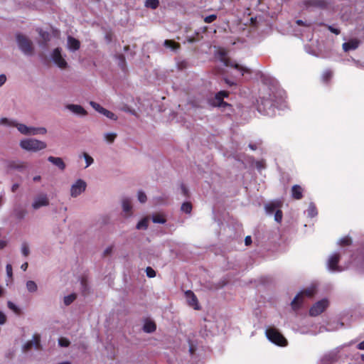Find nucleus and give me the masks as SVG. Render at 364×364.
Wrapping results in <instances>:
<instances>
[{
    "label": "nucleus",
    "instance_id": "1",
    "mask_svg": "<svg viewBox=\"0 0 364 364\" xmlns=\"http://www.w3.org/2000/svg\"><path fill=\"white\" fill-rule=\"evenodd\" d=\"M316 292L315 286H311L300 291L292 300L291 303V308L294 311L299 310L304 302V297L312 298Z\"/></svg>",
    "mask_w": 364,
    "mask_h": 364
},
{
    "label": "nucleus",
    "instance_id": "2",
    "mask_svg": "<svg viewBox=\"0 0 364 364\" xmlns=\"http://www.w3.org/2000/svg\"><path fill=\"white\" fill-rule=\"evenodd\" d=\"M267 338L273 343L279 346H286L288 343L285 337L274 327H269L266 329Z\"/></svg>",
    "mask_w": 364,
    "mask_h": 364
},
{
    "label": "nucleus",
    "instance_id": "3",
    "mask_svg": "<svg viewBox=\"0 0 364 364\" xmlns=\"http://www.w3.org/2000/svg\"><path fill=\"white\" fill-rule=\"evenodd\" d=\"M20 146L26 151H38L46 149L47 144L36 139H26L20 141Z\"/></svg>",
    "mask_w": 364,
    "mask_h": 364
},
{
    "label": "nucleus",
    "instance_id": "4",
    "mask_svg": "<svg viewBox=\"0 0 364 364\" xmlns=\"http://www.w3.org/2000/svg\"><path fill=\"white\" fill-rule=\"evenodd\" d=\"M16 38L19 49L25 55H31L34 50L32 41L26 36L21 33H17Z\"/></svg>",
    "mask_w": 364,
    "mask_h": 364
},
{
    "label": "nucleus",
    "instance_id": "5",
    "mask_svg": "<svg viewBox=\"0 0 364 364\" xmlns=\"http://www.w3.org/2000/svg\"><path fill=\"white\" fill-rule=\"evenodd\" d=\"M230 92L225 90H221L216 93L215 97L210 100V104L213 107H225L230 106V104L225 102L223 100L225 97L229 96Z\"/></svg>",
    "mask_w": 364,
    "mask_h": 364
},
{
    "label": "nucleus",
    "instance_id": "6",
    "mask_svg": "<svg viewBox=\"0 0 364 364\" xmlns=\"http://www.w3.org/2000/svg\"><path fill=\"white\" fill-rule=\"evenodd\" d=\"M328 302L326 299H322L316 302L309 309V314L311 316H316L323 313L328 307Z\"/></svg>",
    "mask_w": 364,
    "mask_h": 364
},
{
    "label": "nucleus",
    "instance_id": "7",
    "mask_svg": "<svg viewBox=\"0 0 364 364\" xmlns=\"http://www.w3.org/2000/svg\"><path fill=\"white\" fill-rule=\"evenodd\" d=\"M53 62L61 69L66 68L68 63L61 54V48H56L53 50L52 55Z\"/></svg>",
    "mask_w": 364,
    "mask_h": 364
},
{
    "label": "nucleus",
    "instance_id": "8",
    "mask_svg": "<svg viewBox=\"0 0 364 364\" xmlns=\"http://www.w3.org/2000/svg\"><path fill=\"white\" fill-rule=\"evenodd\" d=\"M86 187H87V184L83 180H82V179L77 180V181L71 186V188H70L71 196L73 198L78 196L82 192H84L85 191Z\"/></svg>",
    "mask_w": 364,
    "mask_h": 364
},
{
    "label": "nucleus",
    "instance_id": "9",
    "mask_svg": "<svg viewBox=\"0 0 364 364\" xmlns=\"http://www.w3.org/2000/svg\"><path fill=\"white\" fill-rule=\"evenodd\" d=\"M35 347V348L39 350L41 348V336L39 334H34L33 336V340L28 341L25 343L23 346V351H28L31 350L33 347Z\"/></svg>",
    "mask_w": 364,
    "mask_h": 364
},
{
    "label": "nucleus",
    "instance_id": "10",
    "mask_svg": "<svg viewBox=\"0 0 364 364\" xmlns=\"http://www.w3.org/2000/svg\"><path fill=\"white\" fill-rule=\"evenodd\" d=\"M304 5L307 7H314L325 9L328 7V3L326 0H305Z\"/></svg>",
    "mask_w": 364,
    "mask_h": 364
},
{
    "label": "nucleus",
    "instance_id": "11",
    "mask_svg": "<svg viewBox=\"0 0 364 364\" xmlns=\"http://www.w3.org/2000/svg\"><path fill=\"white\" fill-rule=\"evenodd\" d=\"M340 260V255L338 253L333 254L328 260V267L332 271H341L338 264Z\"/></svg>",
    "mask_w": 364,
    "mask_h": 364
},
{
    "label": "nucleus",
    "instance_id": "12",
    "mask_svg": "<svg viewBox=\"0 0 364 364\" xmlns=\"http://www.w3.org/2000/svg\"><path fill=\"white\" fill-rule=\"evenodd\" d=\"M273 107V102L269 99L261 98L260 102L258 105V110L264 114H268V109Z\"/></svg>",
    "mask_w": 364,
    "mask_h": 364
},
{
    "label": "nucleus",
    "instance_id": "13",
    "mask_svg": "<svg viewBox=\"0 0 364 364\" xmlns=\"http://www.w3.org/2000/svg\"><path fill=\"white\" fill-rule=\"evenodd\" d=\"M49 204V200L46 195H41L35 198L32 204L34 209H38L42 206H46Z\"/></svg>",
    "mask_w": 364,
    "mask_h": 364
},
{
    "label": "nucleus",
    "instance_id": "14",
    "mask_svg": "<svg viewBox=\"0 0 364 364\" xmlns=\"http://www.w3.org/2000/svg\"><path fill=\"white\" fill-rule=\"evenodd\" d=\"M360 41L357 38H353L349 40L348 42L343 43L342 47L345 52L355 50L358 48Z\"/></svg>",
    "mask_w": 364,
    "mask_h": 364
},
{
    "label": "nucleus",
    "instance_id": "15",
    "mask_svg": "<svg viewBox=\"0 0 364 364\" xmlns=\"http://www.w3.org/2000/svg\"><path fill=\"white\" fill-rule=\"evenodd\" d=\"M26 164L21 161H9L7 163V168L10 170L23 171L26 168Z\"/></svg>",
    "mask_w": 364,
    "mask_h": 364
},
{
    "label": "nucleus",
    "instance_id": "16",
    "mask_svg": "<svg viewBox=\"0 0 364 364\" xmlns=\"http://www.w3.org/2000/svg\"><path fill=\"white\" fill-rule=\"evenodd\" d=\"M224 63L228 67H231L241 71L242 75L245 73H251V71L249 68L243 67L235 62H232L230 59H225Z\"/></svg>",
    "mask_w": 364,
    "mask_h": 364
},
{
    "label": "nucleus",
    "instance_id": "17",
    "mask_svg": "<svg viewBox=\"0 0 364 364\" xmlns=\"http://www.w3.org/2000/svg\"><path fill=\"white\" fill-rule=\"evenodd\" d=\"M9 126L16 127L22 134L33 135V127H29L23 124L16 122L9 124Z\"/></svg>",
    "mask_w": 364,
    "mask_h": 364
},
{
    "label": "nucleus",
    "instance_id": "18",
    "mask_svg": "<svg viewBox=\"0 0 364 364\" xmlns=\"http://www.w3.org/2000/svg\"><path fill=\"white\" fill-rule=\"evenodd\" d=\"M304 188L299 185H294L291 187V197L295 200H301L303 198Z\"/></svg>",
    "mask_w": 364,
    "mask_h": 364
},
{
    "label": "nucleus",
    "instance_id": "19",
    "mask_svg": "<svg viewBox=\"0 0 364 364\" xmlns=\"http://www.w3.org/2000/svg\"><path fill=\"white\" fill-rule=\"evenodd\" d=\"M68 48L73 51H75L80 49V42L75 38L69 36L68 37Z\"/></svg>",
    "mask_w": 364,
    "mask_h": 364
},
{
    "label": "nucleus",
    "instance_id": "20",
    "mask_svg": "<svg viewBox=\"0 0 364 364\" xmlns=\"http://www.w3.org/2000/svg\"><path fill=\"white\" fill-rule=\"evenodd\" d=\"M48 161L57 166L60 170L64 171L65 169V164L63 160L60 157L48 156Z\"/></svg>",
    "mask_w": 364,
    "mask_h": 364
},
{
    "label": "nucleus",
    "instance_id": "21",
    "mask_svg": "<svg viewBox=\"0 0 364 364\" xmlns=\"http://www.w3.org/2000/svg\"><path fill=\"white\" fill-rule=\"evenodd\" d=\"M68 109L76 114L85 116L87 114V111L80 105H68Z\"/></svg>",
    "mask_w": 364,
    "mask_h": 364
},
{
    "label": "nucleus",
    "instance_id": "22",
    "mask_svg": "<svg viewBox=\"0 0 364 364\" xmlns=\"http://www.w3.org/2000/svg\"><path fill=\"white\" fill-rule=\"evenodd\" d=\"M186 297L189 299L188 302L191 306H193L195 309H198V299L194 293L191 291H187L186 292Z\"/></svg>",
    "mask_w": 364,
    "mask_h": 364
},
{
    "label": "nucleus",
    "instance_id": "23",
    "mask_svg": "<svg viewBox=\"0 0 364 364\" xmlns=\"http://www.w3.org/2000/svg\"><path fill=\"white\" fill-rule=\"evenodd\" d=\"M281 207L280 202H270L265 205V210L268 214H272L277 208Z\"/></svg>",
    "mask_w": 364,
    "mask_h": 364
},
{
    "label": "nucleus",
    "instance_id": "24",
    "mask_svg": "<svg viewBox=\"0 0 364 364\" xmlns=\"http://www.w3.org/2000/svg\"><path fill=\"white\" fill-rule=\"evenodd\" d=\"M156 329V325L152 321H146L143 326V330L146 333H153Z\"/></svg>",
    "mask_w": 364,
    "mask_h": 364
},
{
    "label": "nucleus",
    "instance_id": "25",
    "mask_svg": "<svg viewBox=\"0 0 364 364\" xmlns=\"http://www.w3.org/2000/svg\"><path fill=\"white\" fill-rule=\"evenodd\" d=\"M164 45L166 48H170L173 50L179 49L181 47L178 43H176L173 40H166L164 43Z\"/></svg>",
    "mask_w": 364,
    "mask_h": 364
},
{
    "label": "nucleus",
    "instance_id": "26",
    "mask_svg": "<svg viewBox=\"0 0 364 364\" xmlns=\"http://www.w3.org/2000/svg\"><path fill=\"white\" fill-rule=\"evenodd\" d=\"M351 244L352 240L349 236L342 237L338 242V245L342 247L350 246Z\"/></svg>",
    "mask_w": 364,
    "mask_h": 364
},
{
    "label": "nucleus",
    "instance_id": "27",
    "mask_svg": "<svg viewBox=\"0 0 364 364\" xmlns=\"http://www.w3.org/2000/svg\"><path fill=\"white\" fill-rule=\"evenodd\" d=\"M152 221L154 223L164 224L166 223V220L164 218V215L161 214H155L152 216Z\"/></svg>",
    "mask_w": 364,
    "mask_h": 364
},
{
    "label": "nucleus",
    "instance_id": "28",
    "mask_svg": "<svg viewBox=\"0 0 364 364\" xmlns=\"http://www.w3.org/2000/svg\"><path fill=\"white\" fill-rule=\"evenodd\" d=\"M145 6L147 8L156 9L159 6V0H146L145 2Z\"/></svg>",
    "mask_w": 364,
    "mask_h": 364
},
{
    "label": "nucleus",
    "instance_id": "29",
    "mask_svg": "<svg viewBox=\"0 0 364 364\" xmlns=\"http://www.w3.org/2000/svg\"><path fill=\"white\" fill-rule=\"evenodd\" d=\"M332 76H333V73L331 70H325L322 75L323 82H324L325 83H328L331 80Z\"/></svg>",
    "mask_w": 364,
    "mask_h": 364
},
{
    "label": "nucleus",
    "instance_id": "30",
    "mask_svg": "<svg viewBox=\"0 0 364 364\" xmlns=\"http://www.w3.org/2000/svg\"><path fill=\"white\" fill-rule=\"evenodd\" d=\"M122 208H123V210L125 212V213H129L132 210V204H131V201L128 198H126V199H124L123 201H122Z\"/></svg>",
    "mask_w": 364,
    "mask_h": 364
},
{
    "label": "nucleus",
    "instance_id": "31",
    "mask_svg": "<svg viewBox=\"0 0 364 364\" xmlns=\"http://www.w3.org/2000/svg\"><path fill=\"white\" fill-rule=\"evenodd\" d=\"M149 221L148 219L144 218L141 219L136 225V228L138 230L144 229L146 230L148 228Z\"/></svg>",
    "mask_w": 364,
    "mask_h": 364
},
{
    "label": "nucleus",
    "instance_id": "32",
    "mask_svg": "<svg viewBox=\"0 0 364 364\" xmlns=\"http://www.w3.org/2000/svg\"><path fill=\"white\" fill-rule=\"evenodd\" d=\"M26 288L29 292H35L38 289L36 282L31 280L26 282Z\"/></svg>",
    "mask_w": 364,
    "mask_h": 364
},
{
    "label": "nucleus",
    "instance_id": "33",
    "mask_svg": "<svg viewBox=\"0 0 364 364\" xmlns=\"http://www.w3.org/2000/svg\"><path fill=\"white\" fill-rule=\"evenodd\" d=\"M76 297H77V296L75 294H71L68 296H65L64 297V304L66 306L70 305L76 299Z\"/></svg>",
    "mask_w": 364,
    "mask_h": 364
},
{
    "label": "nucleus",
    "instance_id": "34",
    "mask_svg": "<svg viewBox=\"0 0 364 364\" xmlns=\"http://www.w3.org/2000/svg\"><path fill=\"white\" fill-rule=\"evenodd\" d=\"M317 213H318V212H317L316 205L314 203H311L308 208V215L311 218H313V217L316 216L317 215Z\"/></svg>",
    "mask_w": 364,
    "mask_h": 364
},
{
    "label": "nucleus",
    "instance_id": "35",
    "mask_svg": "<svg viewBox=\"0 0 364 364\" xmlns=\"http://www.w3.org/2000/svg\"><path fill=\"white\" fill-rule=\"evenodd\" d=\"M181 210L186 213H191L192 210V204L190 202H185L181 205Z\"/></svg>",
    "mask_w": 364,
    "mask_h": 364
},
{
    "label": "nucleus",
    "instance_id": "36",
    "mask_svg": "<svg viewBox=\"0 0 364 364\" xmlns=\"http://www.w3.org/2000/svg\"><path fill=\"white\" fill-rule=\"evenodd\" d=\"M90 105L92 106V107L93 109H95L97 112H100V113H102L105 108L102 107L100 105H99L98 103L95 102H93V101H91L90 102Z\"/></svg>",
    "mask_w": 364,
    "mask_h": 364
},
{
    "label": "nucleus",
    "instance_id": "37",
    "mask_svg": "<svg viewBox=\"0 0 364 364\" xmlns=\"http://www.w3.org/2000/svg\"><path fill=\"white\" fill-rule=\"evenodd\" d=\"M102 114L110 119H112V120L117 119V117L116 116L115 114H114L113 112H112L106 109H104V111Z\"/></svg>",
    "mask_w": 364,
    "mask_h": 364
},
{
    "label": "nucleus",
    "instance_id": "38",
    "mask_svg": "<svg viewBox=\"0 0 364 364\" xmlns=\"http://www.w3.org/2000/svg\"><path fill=\"white\" fill-rule=\"evenodd\" d=\"M117 58L119 60V67L122 69V70H124L125 68V64H126V62H125V57L124 55L122 54H119L117 55Z\"/></svg>",
    "mask_w": 364,
    "mask_h": 364
},
{
    "label": "nucleus",
    "instance_id": "39",
    "mask_svg": "<svg viewBox=\"0 0 364 364\" xmlns=\"http://www.w3.org/2000/svg\"><path fill=\"white\" fill-rule=\"evenodd\" d=\"M7 306H8L9 309L14 311L16 314H20V312H21L20 309L18 306H16L13 302L9 301L7 303Z\"/></svg>",
    "mask_w": 364,
    "mask_h": 364
},
{
    "label": "nucleus",
    "instance_id": "40",
    "mask_svg": "<svg viewBox=\"0 0 364 364\" xmlns=\"http://www.w3.org/2000/svg\"><path fill=\"white\" fill-rule=\"evenodd\" d=\"M145 272H146V276L149 278H154L156 277V271L151 267H147L146 268Z\"/></svg>",
    "mask_w": 364,
    "mask_h": 364
},
{
    "label": "nucleus",
    "instance_id": "41",
    "mask_svg": "<svg viewBox=\"0 0 364 364\" xmlns=\"http://www.w3.org/2000/svg\"><path fill=\"white\" fill-rule=\"evenodd\" d=\"M21 252L23 256L27 257L30 253L29 247L26 242H23L21 246Z\"/></svg>",
    "mask_w": 364,
    "mask_h": 364
},
{
    "label": "nucleus",
    "instance_id": "42",
    "mask_svg": "<svg viewBox=\"0 0 364 364\" xmlns=\"http://www.w3.org/2000/svg\"><path fill=\"white\" fill-rule=\"evenodd\" d=\"M33 135H36L38 134H45L47 132V130L44 127H40V128H34L33 127Z\"/></svg>",
    "mask_w": 364,
    "mask_h": 364
},
{
    "label": "nucleus",
    "instance_id": "43",
    "mask_svg": "<svg viewBox=\"0 0 364 364\" xmlns=\"http://www.w3.org/2000/svg\"><path fill=\"white\" fill-rule=\"evenodd\" d=\"M116 136L117 134L114 133H107L105 134V138L108 142L112 143L114 141Z\"/></svg>",
    "mask_w": 364,
    "mask_h": 364
},
{
    "label": "nucleus",
    "instance_id": "44",
    "mask_svg": "<svg viewBox=\"0 0 364 364\" xmlns=\"http://www.w3.org/2000/svg\"><path fill=\"white\" fill-rule=\"evenodd\" d=\"M216 14H211L204 18V21L206 23H210L217 19Z\"/></svg>",
    "mask_w": 364,
    "mask_h": 364
},
{
    "label": "nucleus",
    "instance_id": "45",
    "mask_svg": "<svg viewBox=\"0 0 364 364\" xmlns=\"http://www.w3.org/2000/svg\"><path fill=\"white\" fill-rule=\"evenodd\" d=\"M282 216H283V213L281 210L278 209L275 211V214H274L275 221H277L278 223H281V221L282 220Z\"/></svg>",
    "mask_w": 364,
    "mask_h": 364
},
{
    "label": "nucleus",
    "instance_id": "46",
    "mask_svg": "<svg viewBox=\"0 0 364 364\" xmlns=\"http://www.w3.org/2000/svg\"><path fill=\"white\" fill-rule=\"evenodd\" d=\"M39 34L41 37L46 41H50V34L46 31H43L42 29L39 30Z\"/></svg>",
    "mask_w": 364,
    "mask_h": 364
},
{
    "label": "nucleus",
    "instance_id": "47",
    "mask_svg": "<svg viewBox=\"0 0 364 364\" xmlns=\"http://www.w3.org/2000/svg\"><path fill=\"white\" fill-rule=\"evenodd\" d=\"M321 26H326L328 28V29L333 33L336 34V35H338L340 34L341 33V31L338 29V28H336L331 26H328L325 23H321Z\"/></svg>",
    "mask_w": 364,
    "mask_h": 364
},
{
    "label": "nucleus",
    "instance_id": "48",
    "mask_svg": "<svg viewBox=\"0 0 364 364\" xmlns=\"http://www.w3.org/2000/svg\"><path fill=\"white\" fill-rule=\"evenodd\" d=\"M58 343L62 347H68L70 345V341L65 338H60L58 340Z\"/></svg>",
    "mask_w": 364,
    "mask_h": 364
},
{
    "label": "nucleus",
    "instance_id": "49",
    "mask_svg": "<svg viewBox=\"0 0 364 364\" xmlns=\"http://www.w3.org/2000/svg\"><path fill=\"white\" fill-rule=\"evenodd\" d=\"M146 196L143 191L138 192V200L140 203H145L146 201Z\"/></svg>",
    "mask_w": 364,
    "mask_h": 364
},
{
    "label": "nucleus",
    "instance_id": "50",
    "mask_svg": "<svg viewBox=\"0 0 364 364\" xmlns=\"http://www.w3.org/2000/svg\"><path fill=\"white\" fill-rule=\"evenodd\" d=\"M84 157L86 161V167H88L93 163V159L89 156L87 154L84 153Z\"/></svg>",
    "mask_w": 364,
    "mask_h": 364
},
{
    "label": "nucleus",
    "instance_id": "51",
    "mask_svg": "<svg viewBox=\"0 0 364 364\" xmlns=\"http://www.w3.org/2000/svg\"><path fill=\"white\" fill-rule=\"evenodd\" d=\"M81 286L82 287V291L84 294H85V291H87V279L84 277H82L81 279Z\"/></svg>",
    "mask_w": 364,
    "mask_h": 364
},
{
    "label": "nucleus",
    "instance_id": "52",
    "mask_svg": "<svg viewBox=\"0 0 364 364\" xmlns=\"http://www.w3.org/2000/svg\"><path fill=\"white\" fill-rule=\"evenodd\" d=\"M6 274H7L8 277L11 279L12 275H13L11 264H6Z\"/></svg>",
    "mask_w": 364,
    "mask_h": 364
},
{
    "label": "nucleus",
    "instance_id": "53",
    "mask_svg": "<svg viewBox=\"0 0 364 364\" xmlns=\"http://www.w3.org/2000/svg\"><path fill=\"white\" fill-rule=\"evenodd\" d=\"M181 189L184 196H188V190L184 184L181 185Z\"/></svg>",
    "mask_w": 364,
    "mask_h": 364
},
{
    "label": "nucleus",
    "instance_id": "54",
    "mask_svg": "<svg viewBox=\"0 0 364 364\" xmlns=\"http://www.w3.org/2000/svg\"><path fill=\"white\" fill-rule=\"evenodd\" d=\"M6 321V315L0 311V325H3Z\"/></svg>",
    "mask_w": 364,
    "mask_h": 364
},
{
    "label": "nucleus",
    "instance_id": "55",
    "mask_svg": "<svg viewBox=\"0 0 364 364\" xmlns=\"http://www.w3.org/2000/svg\"><path fill=\"white\" fill-rule=\"evenodd\" d=\"M15 123V122H9L7 118H1L0 119V124L4 125H9V124Z\"/></svg>",
    "mask_w": 364,
    "mask_h": 364
},
{
    "label": "nucleus",
    "instance_id": "56",
    "mask_svg": "<svg viewBox=\"0 0 364 364\" xmlns=\"http://www.w3.org/2000/svg\"><path fill=\"white\" fill-rule=\"evenodd\" d=\"M112 246L108 247L105 250L103 255L105 257L108 256L112 253Z\"/></svg>",
    "mask_w": 364,
    "mask_h": 364
},
{
    "label": "nucleus",
    "instance_id": "57",
    "mask_svg": "<svg viewBox=\"0 0 364 364\" xmlns=\"http://www.w3.org/2000/svg\"><path fill=\"white\" fill-rule=\"evenodd\" d=\"M256 166L257 168H264V162L262 161H259L256 162Z\"/></svg>",
    "mask_w": 364,
    "mask_h": 364
},
{
    "label": "nucleus",
    "instance_id": "58",
    "mask_svg": "<svg viewBox=\"0 0 364 364\" xmlns=\"http://www.w3.org/2000/svg\"><path fill=\"white\" fill-rule=\"evenodd\" d=\"M6 80V75L2 74L0 75V87L2 86Z\"/></svg>",
    "mask_w": 364,
    "mask_h": 364
},
{
    "label": "nucleus",
    "instance_id": "59",
    "mask_svg": "<svg viewBox=\"0 0 364 364\" xmlns=\"http://www.w3.org/2000/svg\"><path fill=\"white\" fill-rule=\"evenodd\" d=\"M245 242L246 245H250L252 243V239L250 236H247L245 239Z\"/></svg>",
    "mask_w": 364,
    "mask_h": 364
},
{
    "label": "nucleus",
    "instance_id": "60",
    "mask_svg": "<svg viewBox=\"0 0 364 364\" xmlns=\"http://www.w3.org/2000/svg\"><path fill=\"white\" fill-rule=\"evenodd\" d=\"M19 185L18 183H14L11 187V191L13 193L16 192V191L18 188Z\"/></svg>",
    "mask_w": 364,
    "mask_h": 364
},
{
    "label": "nucleus",
    "instance_id": "61",
    "mask_svg": "<svg viewBox=\"0 0 364 364\" xmlns=\"http://www.w3.org/2000/svg\"><path fill=\"white\" fill-rule=\"evenodd\" d=\"M28 267V262H24L23 264H21V269L23 271H26Z\"/></svg>",
    "mask_w": 364,
    "mask_h": 364
},
{
    "label": "nucleus",
    "instance_id": "62",
    "mask_svg": "<svg viewBox=\"0 0 364 364\" xmlns=\"http://www.w3.org/2000/svg\"><path fill=\"white\" fill-rule=\"evenodd\" d=\"M357 348L359 350H364V341L358 344Z\"/></svg>",
    "mask_w": 364,
    "mask_h": 364
},
{
    "label": "nucleus",
    "instance_id": "63",
    "mask_svg": "<svg viewBox=\"0 0 364 364\" xmlns=\"http://www.w3.org/2000/svg\"><path fill=\"white\" fill-rule=\"evenodd\" d=\"M6 246V242L5 240H0V249H3Z\"/></svg>",
    "mask_w": 364,
    "mask_h": 364
},
{
    "label": "nucleus",
    "instance_id": "64",
    "mask_svg": "<svg viewBox=\"0 0 364 364\" xmlns=\"http://www.w3.org/2000/svg\"><path fill=\"white\" fill-rule=\"evenodd\" d=\"M41 177L40 176H34V177H33V180L34 181H36H36H41Z\"/></svg>",
    "mask_w": 364,
    "mask_h": 364
}]
</instances>
